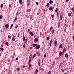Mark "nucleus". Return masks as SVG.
<instances>
[{
	"mask_svg": "<svg viewBox=\"0 0 74 74\" xmlns=\"http://www.w3.org/2000/svg\"><path fill=\"white\" fill-rule=\"evenodd\" d=\"M40 45H37V46H36L35 47V48L37 49H40Z\"/></svg>",
	"mask_w": 74,
	"mask_h": 74,
	"instance_id": "f257e3e1",
	"label": "nucleus"
},
{
	"mask_svg": "<svg viewBox=\"0 0 74 74\" xmlns=\"http://www.w3.org/2000/svg\"><path fill=\"white\" fill-rule=\"evenodd\" d=\"M52 39H51L50 41V42H49L50 47H51V45L52 44Z\"/></svg>",
	"mask_w": 74,
	"mask_h": 74,
	"instance_id": "f03ea898",
	"label": "nucleus"
},
{
	"mask_svg": "<svg viewBox=\"0 0 74 74\" xmlns=\"http://www.w3.org/2000/svg\"><path fill=\"white\" fill-rule=\"evenodd\" d=\"M29 34H30L31 36H34V34H33V33L32 32H29Z\"/></svg>",
	"mask_w": 74,
	"mask_h": 74,
	"instance_id": "7ed1b4c3",
	"label": "nucleus"
},
{
	"mask_svg": "<svg viewBox=\"0 0 74 74\" xmlns=\"http://www.w3.org/2000/svg\"><path fill=\"white\" fill-rule=\"evenodd\" d=\"M5 26L6 27V29H8V27H9V25L8 24H7L5 25Z\"/></svg>",
	"mask_w": 74,
	"mask_h": 74,
	"instance_id": "20e7f679",
	"label": "nucleus"
},
{
	"mask_svg": "<svg viewBox=\"0 0 74 74\" xmlns=\"http://www.w3.org/2000/svg\"><path fill=\"white\" fill-rule=\"evenodd\" d=\"M54 45L55 46H56L57 45V41L56 40H55L54 42Z\"/></svg>",
	"mask_w": 74,
	"mask_h": 74,
	"instance_id": "39448f33",
	"label": "nucleus"
},
{
	"mask_svg": "<svg viewBox=\"0 0 74 74\" xmlns=\"http://www.w3.org/2000/svg\"><path fill=\"white\" fill-rule=\"evenodd\" d=\"M25 40V35H24V34H23V41H24Z\"/></svg>",
	"mask_w": 74,
	"mask_h": 74,
	"instance_id": "423d86ee",
	"label": "nucleus"
},
{
	"mask_svg": "<svg viewBox=\"0 0 74 74\" xmlns=\"http://www.w3.org/2000/svg\"><path fill=\"white\" fill-rule=\"evenodd\" d=\"M35 74H37L38 72V70L37 69H36L35 71Z\"/></svg>",
	"mask_w": 74,
	"mask_h": 74,
	"instance_id": "0eeeda50",
	"label": "nucleus"
},
{
	"mask_svg": "<svg viewBox=\"0 0 74 74\" xmlns=\"http://www.w3.org/2000/svg\"><path fill=\"white\" fill-rule=\"evenodd\" d=\"M37 46V44H33V47H36Z\"/></svg>",
	"mask_w": 74,
	"mask_h": 74,
	"instance_id": "6e6552de",
	"label": "nucleus"
},
{
	"mask_svg": "<svg viewBox=\"0 0 74 74\" xmlns=\"http://www.w3.org/2000/svg\"><path fill=\"white\" fill-rule=\"evenodd\" d=\"M62 52H61L60 51V53H59V56H62Z\"/></svg>",
	"mask_w": 74,
	"mask_h": 74,
	"instance_id": "1a4fd4ad",
	"label": "nucleus"
},
{
	"mask_svg": "<svg viewBox=\"0 0 74 74\" xmlns=\"http://www.w3.org/2000/svg\"><path fill=\"white\" fill-rule=\"evenodd\" d=\"M63 47V46H62V44H61L60 45L59 48H62Z\"/></svg>",
	"mask_w": 74,
	"mask_h": 74,
	"instance_id": "9d476101",
	"label": "nucleus"
},
{
	"mask_svg": "<svg viewBox=\"0 0 74 74\" xmlns=\"http://www.w3.org/2000/svg\"><path fill=\"white\" fill-rule=\"evenodd\" d=\"M58 8H56L55 10V12L56 13H57V12H58Z\"/></svg>",
	"mask_w": 74,
	"mask_h": 74,
	"instance_id": "9b49d317",
	"label": "nucleus"
},
{
	"mask_svg": "<svg viewBox=\"0 0 74 74\" xmlns=\"http://www.w3.org/2000/svg\"><path fill=\"white\" fill-rule=\"evenodd\" d=\"M49 3H50L51 4H52V3H53V1H52L51 0H50L49 1Z\"/></svg>",
	"mask_w": 74,
	"mask_h": 74,
	"instance_id": "f8f14e48",
	"label": "nucleus"
},
{
	"mask_svg": "<svg viewBox=\"0 0 74 74\" xmlns=\"http://www.w3.org/2000/svg\"><path fill=\"white\" fill-rule=\"evenodd\" d=\"M35 40L36 42H37V41H38V39L35 38Z\"/></svg>",
	"mask_w": 74,
	"mask_h": 74,
	"instance_id": "ddd939ff",
	"label": "nucleus"
},
{
	"mask_svg": "<svg viewBox=\"0 0 74 74\" xmlns=\"http://www.w3.org/2000/svg\"><path fill=\"white\" fill-rule=\"evenodd\" d=\"M20 3H21V4H22V0H19Z\"/></svg>",
	"mask_w": 74,
	"mask_h": 74,
	"instance_id": "4468645a",
	"label": "nucleus"
},
{
	"mask_svg": "<svg viewBox=\"0 0 74 74\" xmlns=\"http://www.w3.org/2000/svg\"><path fill=\"white\" fill-rule=\"evenodd\" d=\"M65 56L66 58H67V57H68V56H69V55H68V54L67 53H66L65 54Z\"/></svg>",
	"mask_w": 74,
	"mask_h": 74,
	"instance_id": "2eb2a0df",
	"label": "nucleus"
},
{
	"mask_svg": "<svg viewBox=\"0 0 74 74\" xmlns=\"http://www.w3.org/2000/svg\"><path fill=\"white\" fill-rule=\"evenodd\" d=\"M53 29V27H51L50 28V30L51 32H52V30Z\"/></svg>",
	"mask_w": 74,
	"mask_h": 74,
	"instance_id": "dca6fc26",
	"label": "nucleus"
},
{
	"mask_svg": "<svg viewBox=\"0 0 74 74\" xmlns=\"http://www.w3.org/2000/svg\"><path fill=\"white\" fill-rule=\"evenodd\" d=\"M61 71L62 72V73H64V69H61Z\"/></svg>",
	"mask_w": 74,
	"mask_h": 74,
	"instance_id": "f3484780",
	"label": "nucleus"
},
{
	"mask_svg": "<svg viewBox=\"0 0 74 74\" xmlns=\"http://www.w3.org/2000/svg\"><path fill=\"white\" fill-rule=\"evenodd\" d=\"M68 15H69V16H71V13H69Z\"/></svg>",
	"mask_w": 74,
	"mask_h": 74,
	"instance_id": "a211bd4d",
	"label": "nucleus"
},
{
	"mask_svg": "<svg viewBox=\"0 0 74 74\" xmlns=\"http://www.w3.org/2000/svg\"><path fill=\"white\" fill-rule=\"evenodd\" d=\"M49 3H47V4L46 5V6L47 7H48L49 6Z\"/></svg>",
	"mask_w": 74,
	"mask_h": 74,
	"instance_id": "6ab92c4d",
	"label": "nucleus"
},
{
	"mask_svg": "<svg viewBox=\"0 0 74 74\" xmlns=\"http://www.w3.org/2000/svg\"><path fill=\"white\" fill-rule=\"evenodd\" d=\"M0 49L1 50V51H4V49L2 47H1L0 48Z\"/></svg>",
	"mask_w": 74,
	"mask_h": 74,
	"instance_id": "aec40b11",
	"label": "nucleus"
},
{
	"mask_svg": "<svg viewBox=\"0 0 74 74\" xmlns=\"http://www.w3.org/2000/svg\"><path fill=\"white\" fill-rule=\"evenodd\" d=\"M5 44H6V45H7V46H8V42H5Z\"/></svg>",
	"mask_w": 74,
	"mask_h": 74,
	"instance_id": "412c9836",
	"label": "nucleus"
},
{
	"mask_svg": "<svg viewBox=\"0 0 74 74\" xmlns=\"http://www.w3.org/2000/svg\"><path fill=\"white\" fill-rule=\"evenodd\" d=\"M31 61H32V60L31 59H30V60H29L28 64H30V62H31Z\"/></svg>",
	"mask_w": 74,
	"mask_h": 74,
	"instance_id": "4be33fe9",
	"label": "nucleus"
},
{
	"mask_svg": "<svg viewBox=\"0 0 74 74\" xmlns=\"http://www.w3.org/2000/svg\"><path fill=\"white\" fill-rule=\"evenodd\" d=\"M30 3H29L27 4V7H29V5H30Z\"/></svg>",
	"mask_w": 74,
	"mask_h": 74,
	"instance_id": "5701e85b",
	"label": "nucleus"
},
{
	"mask_svg": "<svg viewBox=\"0 0 74 74\" xmlns=\"http://www.w3.org/2000/svg\"><path fill=\"white\" fill-rule=\"evenodd\" d=\"M71 10H72V11H73V12H74V8H71Z\"/></svg>",
	"mask_w": 74,
	"mask_h": 74,
	"instance_id": "b1692460",
	"label": "nucleus"
},
{
	"mask_svg": "<svg viewBox=\"0 0 74 74\" xmlns=\"http://www.w3.org/2000/svg\"><path fill=\"white\" fill-rule=\"evenodd\" d=\"M30 11H31V10L30 9H28L27 10V12H30Z\"/></svg>",
	"mask_w": 74,
	"mask_h": 74,
	"instance_id": "393cba45",
	"label": "nucleus"
},
{
	"mask_svg": "<svg viewBox=\"0 0 74 74\" xmlns=\"http://www.w3.org/2000/svg\"><path fill=\"white\" fill-rule=\"evenodd\" d=\"M38 65L39 66H40V61H38Z\"/></svg>",
	"mask_w": 74,
	"mask_h": 74,
	"instance_id": "a878e982",
	"label": "nucleus"
},
{
	"mask_svg": "<svg viewBox=\"0 0 74 74\" xmlns=\"http://www.w3.org/2000/svg\"><path fill=\"white\" fill-rule=\"evenodd\" d=\"M63 51H64V52H66V49H65V47H64L63 49Z\"/></svg>",
	"mask_w": 74,
	"mask_h": 74,
	"instance_id": "bb28decb",
	"label": "nucleus"
},
{
	"mask_svg": "<svg viewBox=\"0 0 74 74\" xmlns=\"http://www.w3.org/2000/svg\"><path fill=\"white\" fill-rule=\"evenodd\" d=\"M36 54H38V56H40V53H39L38 52H37L36 53Z\"/></svg>",
	"mask_w": 74,
	"mask_h": 74,
	"instance_id": "cd10ccee",
	"label": "nucleus"
},
{
	"mask_svg": "<svg viewBox=\"0 0 74 74\" xmlns=\"http://www.w3.org/2000/svg\"><path fill=\"white\" fill-rule=\"evenodd\" d=\"M40 37H41V35H42V33H41V32H40Z\"/></svg>",
	"mask_w": 74,
	"mask_h": 74,
	"instance_id": "c85d7f7f",
	"label": "nucleus"
},
{
	"mask_svg": "<svg viewBox=\"0 0 74 74\" xmlns=\"http://www.w3.org/2000/svg\"><path fill=\"white\" fill-rule=\"evenodd\" d=\"M31 66H32V64H29V68H30V67H31Z\"/></svg>",
	"mask_w": 74,
	"mask_h": 74,
	"instance_id": "c756f323",
	"label": "nucleus"
},
{
	"mask_svg": "<svg viewBox=\"0 0 74 74\" xmlns=\"http://www.w3.org/2000/svg\"><path fill=\"white\" fill-rule=\"evenodd\" d=\"M27 39H26L25 40V42H24L25 44H26V43L27 42Z\"/></svg>",
	"mask_w": 74,
	"mask_h": 74,
	"instance_id": "7c9ffc66",
	"label": "nucleus"
},
{
	"mask_svg": "<svg viewBox=\"0 0 74 74\" xmlns=\"http://www.w3.org/2000/svg\"><path fill=\"white\" fill-rule=\"evenodd\" d=\"M2 18H3V16H2V15H1L0 16V18L2 19Z\"/></svg>",
	"mask_w": 74,
	"mask_h": 74,
	"instance_id": "2f4dec72",
	"label": "nucleus"
},
{
	"mask_svg": "<svg viewBox=\"0 0 74 74\" xmlns=\"http://www.w3.org/2000/svg\"><path fill=\"white\" fill-rule=\"evenodd\" d=\"M29 59H32V55H30L29 57Z\"/></svg>",
	"mask_w": 74,
	"mask_h": 74,
	"instance_id": "473e14b6",
	"label": "nucleus"
},
{
	"mask_svg": "<svg viewBox=\"0 0 74 74\" xmlns=\"http://www.w3.org/2000/svg\"><path fill=\"white\" fill-rule=\"evenodd\" d=\"M40 12H37V14L38 15H39V14H40Z\"/></svg>",
	"mask_w": 74,
	"mask_h": 74,
	"instance_id": "72a5a7b5",
	"label": "nucleus"
},
{
	"mask_svg": "<svg viewBox=\"0 0 74 74\" xmlns=\"http://www.w3.org/2000/svg\"><path fill=\"white\" fill-rule=\"evenodd\" d=\"M52 32H51V34H53V33H54V30H52Z\"/></svg>",
	"mask_w": 74,
	"mask_h": 74,
	"instance_id": "f704fd0d",
	"label": "nucleus"
},
{
	"mask_svg": "<svg viewBox=\"0 0 74 74\" xmlns=\"http://www.w3.org/2000/svg\"><path fill=\"white\" fill-rule=\"evenodd\" d=\"M3 4H1V8H3Z\"/></svg>",
	"mask_w": 74,
	"mask_h": 74,
	"instance_id": "c9c22d12",
	"label": "nucleus"
},
{
	"mask_svg": "<svg viewBox=\"0 0 74 74\" xmlns=\"http://www.w3.org/2000/svg\"><path fill=\"white\" fill-rule=\"evenodd\" d=\"M13 26V24H12L11 25V26L10 27V29H11V28H12Z\"/></svg>",
	"mask_w": 74,
	"mask_h": 74,
	"instance_id": "e433bc0d",
	"label": "nucleus"
},
{
	"mask_svg": "<svg viewBox=\"0 0 74 74\" xmlns=\"http://www.w3.org/2000/svg\"><path fill=\"white\" fill-rule=\"evenodd\" d=\"M72 38H73V40L74 42V35L73 36Z\"/></svg>",
	"mask_w": 74,
	"mask_h": 74,
	"instance_id": "4c0bfd02",
	"label": "nucleus"
},
{
	"mask_svg": "<svg viewBox=\"0 0 74 74\" xmlns=\"http://www.w3.org/2000/svg\"><path fill=\"white\" fill-rule=\"evenodd\" d=\"M57 16H59V11H58L57 13Z\"/></svg>",
	"mask_w": 74,
	"mask_h": 74,
	"instance_id": "58836bf2",
	"label": "nucleus"
},
{
	"mask_svg": "<svg viewBox=\"0 0 74 74\" xmlns=\"http://www.w3.org/2000/svg\"><path fill=\"white\" fill-rule=\"evenodd\" d=\"M60 23H59L58 25V28H59V27H60Z\"/></svg>",
	"mask_w": 74,
	"mask_h": 74,
	"instance_id": "ea45409f",
	"label": "nucleus"
},
{
	"mask_svg": "<svg viewBox=\"0 0 74 74\" xmlns=\"http://www.w3.org/2000/svg\"><path fill=\"white\" fill-rule=\"evenodd\" d=\"M12 40H13V41H15V38H12Z\"/></svg>",
	"mask_w": 74,
	"mask_h": 74,
	"instance_id": "a19ab883",
	"label": "nucleus"
},
{
	"mask_svg": "<svg viewBox=\"0 0 74 74\" xmlns=\"http://www.w3.org/2000/svg\"><path fill=\"white\" fill-rule=\"evenodd\" d=\"M47 40H49V37H47Z\"/></svg>",
	"mask_w": 74,
	"mask_h": 74,
	"instance_id": "79ce46f5",
	"label": "nucleus"
},
{
	"mask_svg": "<svg viewBox=\"0 0 74 74\" xmlns=\"http://www.w3.org/2000/svg\"><path fill=\"white\" fill-rule=\"evenodd\" d=\"M52 8H49V10L50 11H51V10H52Z\"/></svg>",
	"mask_w": 74,
	"mask_h": 74,
	"instance_id": "37998d69",
	"label": "nucleus"
},
{
	"mask_svg": "<svg viewBox=\"0 0 74 74\" xmlns=\"http://www.w3.org/2000/svg\"><path fill=\"white\" fill-rule=\"evenodd\" d=\"M44 58H46L47 57V55H45L44 56Z\"/></svg>",
	"mask_w": 74,
	"mask_h": 74,
	"instance_id": "c03bdc74",
	"label": "nucleus"
},
{
	"mask_svg": "<svg viewBox=\"0 0 74 74\" xmlns=\"http://www.w3.org/2000/svg\"><path fill=\"white\" fill-rule=\"evenodd\" d=\"M8 38H11V36L9 35L8 36Z\"/></svg>",
	"mask_w": 74,
	"mask_h": 74,
	"instance_id": "a18cd8bd",
	"label": "nucleus"
},
{
	"mask_svg": "<svg viewBox=\"0 0 74 74\" xmlns=\"http://www.w3.org/2000/svg\"><path fill=\"white\" fill-rule=\"evenodd\" d=\"M18 14H19V13H18V12H17L16 14V15L17 16H18Z\"/></svg>",
	"mask_w": 74,
	"mask_h": 74,
	"instance_id": "49530a36",
	"label": "nucleus"
},
{
	"mask_svg": "<svg viewBox=\"0 0 74 74\" xmlns=\"http://www.w3.org/2000/svg\"><path fill=\"white\" fill-rule=\"evenodd\" d=\"M36 5H38V2H36Z\"/></svg>",
	"mask_w": 74,
	"mask_h": 74,
	"instance_id": "de8ad7c7",
	"label": "nucleus"
},
{
	"mask_svg": "<svg viewBox=\"0 0 74 74\" xmlns=\"http://www.w3.org/2000/svg\"><path fill=\"white\" fill-rule=\"evenodd\" d=\"M60 19H62V15H60Z\"/></svg>",
	"mask_w": 74,
	"mask_h": 74,
	"instance_id": "09e8293b",
	"label": "nucleus"
},
{
	"mask_svg": "<svg viewBox=\"0 0 74 74\" xmlns=\"http://www.w3.org/2000/svg\"><path fill=\"white\" fill-rule=\"evenodd\" d=\"M20 35V34H18L17 36L18 37H19Z\"/></svg>",
	"mask_w": 74,
	"mask_h": 74,
	"instance_id": "8fccbe9b",
	"label": "nucleus"
},
{
	"mask_svg": "<svg viewBox=\"0 0 74 74\" xmlns=\"http://www.w3.org/2000/svg\"><path fill=\"white\" fill-rule=\"evenodd\" d=\"M18 26L17 25L15 27V29H17L18 28Z\"/></svg>",
	"mask_w": 74,
	"mask_h": 74,
	"instance_id": "3c124183",
	"label": "nucleus"
},
{
	"mask_svg": "<svg viewBox=\"0 0 74 74\" xmlns=\"http://www.w3.org/2000/svg\"><path fill=\"white\" fill-rule=\"evenodd\" d=\"M36 56V54H34V56H33V57H35V56Z\"/></svg>",
	"mask_w": 74,
	"mask_h": 74,
	"instance_id": "603ef678",
	"label": "nucleus"
},
{
	"mask_svg": "<svg viewBox=\"0 0 74 74\" xmlns=\"http://www.w3.org/2000/svg\"><path fill=\"white\" fill-rule=\"evenodd\" d=\"M19 70H20V69L19 68H18L17 69V71H19Z\"/></svg>",
	"mask_w": 74,
	"mask_h": 74,
	"instance_id": "864d4df0",
	"label": "nucleus"
},
{
	"mask_svg": "<svg viewBox=\"0 0 74 74\" xmlns=\"http://www.w3.org/2000/svg\"><path fill=\"white\" fill-rule=\"evenodd\" d=\"M23 47H24V48H25V47H26L25 46V45L24 44L23 45Z\"/></svg>",
	"mask_w": 74,
	"mask_h": 74,
	"instance_id": "5fc2aeb1",
	"label": "nucleus"
},
{
	"mask_svg": "<svg viewBox=\"0 0 74 74\" xmlns=\"http://www.w3.org/2000/svg\"><path fill=\"white\" fill-rule=\"evenodd\" d=\"M51 16L52 17V18H53L54 17V15H51Z\"/></svg>",
	"mask_w": 74,
	"mask_h": 74,
	"instance_id": "6e6d98bb",
	"label": "nucleus"
},
{
	"mask_svg": "<svg viewBox=\"0 0 74 74\" xmlns=\"http://www.w3.org/2000/svg\"><path fill=\"white\" fill-rule=\"evenodd\" d=\"M61 65H62V64L60 63V65H59V67H60V66H61Z\"/></svg>",
	"mask_w": 74,
	"mask_h": 74,
	"instance_id": "4d7b16f0",
	"label": "nucleus"
},
{
	"mask_svg": "<svg viewBox=\"0 0 74 74\" xmlns=\"http://www.w3.org/2000/svg\"><path fill=\"white\" fill-rule=\"evenodd\" d=\"M25 68V65H23V68Z\"/></svg>",
	"mask_w": 74,
	"mask_h": 74,
	"instance_id": "13d9d810",
	"label": "nucleus"
},
{
	"mask_svg": "<svg viewBox=\"0 0 74 74\" xmlns=\"http://www.w3.org/2000/svg\"><path fill=\"white\" fill-rule=\"evenodd\" d=\"M16 60H18V58H16Z\"/></svg>",
	"mask_w": 74,
	"mask_h": 74,
	"instance_id": "bf43d9fd",
	"label": "nucleus"
},
{
	"mask_svg": "<svg viewBox=\"0 0 74 74\" xmlns=\"http://www.w3.org/2000/svg\"><path fill=\"white\" fill-rule=\"evenodd\" d=\"M65 27H67V25L66 24H65Z\"/></svg>",
	"mask_w": 74,
	"mask_h": 74,
	"instance_id": "052dcab7",
	"label": "nucleus"
},
{
	"mask_svg": "<svg viewBox=\"0 0 74 74\" xmlns=\"http://www.w3.org/2000/svg\"><path fill=\"white\" fill-rule=\"evenodd\" d=\"M11 7V5L10 4L9 5V7Z\"/></svg>",
	"mask_w": 74,
	"mask_h": 74,
	"instance_id": "680f3d73",
	"label": "nucleus"
},
{
	"mask_svg": "<svg viewBox=\"0 0 74 74\" xmlns=\"http://www.w3.org/2000/svg\"><path fill=\"white\" fill-rule=\"evenodd\" d=\"M51 71H49V73H51Z\"/></svg>",
	"mask_w": 74,
	"mask_h": 74,
	"instance_id": "e2e57ef3",
	"label": "nucleus"
},
{
	"mask_svg": "<svg viewBox=\"0 0 74 74\" xmlns=\"http://www.w3.org/2000/svg\"><path fill=\"white\" fill-rule=\"evenodd\" d=\"M69 0H66V2H68Z\"/></svg>",
	"mask_w": 74,
	"mask_h": 74,
	"instance_id": "0e129e2a",
	"label": "nucleus"
},
{
	"mask_svg": "<svg viewBox=\"0 0 74 74\" xmlns=\"http://www.w3.org/2000/svg\"><path fill=\"white\" fill-rule=\"evenodd\" d=\"M65 51H63V52H62V53H64V52Z\"/></svg>",
	"mask_w": 74,
	"mask_h": 74,
	"instance_id": "69168bd1",
	"label": "nucleus"
},
{
	"mask_svg": "<svg viewBox=\"0 0 74 74\" xmlns=\"http://www.w3.org/2000/svg\"><path fill=\"white\" fill-rule=\"evenodd\" d=\"M1 47H3V45H1Z\"/></svg>",
	"mask_w": 74,
	"mask_h": 74,
	"instance_id": "338daca9",
	"label": "nucleus"
},
{
	"mask_svg": "<svg viewBox=\"0 0 74 74\" xmlns=\"http://www.w3.org/2000/svg\"><path fill=\"white\" fill-rule=\"evenodd\" d=\"M43 69L42 68H41V70H43Z\"/></svg>",
	"mask_w": 74,
	"mask_h": 74,
	"instance_id": "774afa93",
	"label": "nucleus"
}]
</instances>
